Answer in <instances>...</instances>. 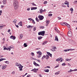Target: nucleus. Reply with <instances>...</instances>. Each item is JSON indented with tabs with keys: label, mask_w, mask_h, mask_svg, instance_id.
<instances>
[{
	"label": "nucleus",
	"mask_w": 77,
	"mask_h": 77,
	"mask_svg": "<svg viewBox=\"0 0 77 77\" xmlns=\"http://www.w3.org/2000/svg\"><path fill=\"white\" fill-rule=\"evenodd\" d=\"M13 6L15 9H18L19 7L18 3L17 1H14Z\"/></svg>",
	"instance_id": "nucleus-1"
},
{
	"label": "nucleus",
	"mask_w": 77,
	"mask_h": 77,
	"mask_svg": "<svg viewBox=\"0 0 77 77\" xmlns=\"http://www.w3.org/2000/svg\"><path fill=\"white\" fill-rule=\"evenodd\" d=\"M16 66H17L19 68L20 71H22L23 70V66L21 65V64L18 63H16L15 64Z\"/></svg>",
	"instance_id": "nucleus-2"
},
{
	"label": "nucleus",
	"mask_w": 77,
	"mask_h": 77,
	"mask_svg": "<svg viewBox=\"0 0 77 77\" xmlns=\"http://www.w3.org/2000/svg\"><path fill=\"white\" fill-rule=\"evenodd\" d=\"M45 33V31H41L38 33V35H42V36H44Z\"/></svg>",
	"instance_id": "nucleus-3"
},
{
	"label": "nucleus",
	"mask_w": 77,
	"mask_h": 77,
	"mask_svg": "<svg viewBox=\"0 0 77 77\" xmlns=\"http://www.w3.org/2000/svg\"><path fill=\"white\" fill-rule=\"evenodd\" d=\"M37 54H38L37 57L39 58L41 57V54H42V53L40 51H38L37 52Z\"/></svg>",
	"instance_id": "nucleus-4"
},
{
	"label": "nucleus",
	"mask_w": 77,
	"mask_h": 77,
	"mask_svg": "<svg viewBox=\"0 0 77 77\" xmlns=\"http://www.w3.org/2000/svg\"><path fill=\"white\" fill-rule=\"evenodd\" d=\"M68 36H69L70 37H71L72 36V32L71 31H69L68 32Z\"/></svg>",
	"instance_id": "nucleus-5"
},
{
	"label": "nucleus",
	"mask_w": 77,
	"mask_h": 77,
	"mask_svg": "<svg viewBox=\"0 0 77 77\" xmlns=\"http://www.w3.org/2000/svg\"><path fill=\"white\" fill-rule=\"evenodd\" d=\"M38 18H39L40 20H42L44 18V17H43V16H41V15L39 16L38 17Z\"/></svg>",
	"instance_id": "nucleus-6"
},
{
	"label": "nucleus",
	"mask_w": 77,
	"mask_h": 77,
	"mask_svg": "<svg viewBox=\"0 0 77 77\" xmlns=\"http://www.w3.org/2000/svg\"><path fill=\"white\" fill-rule=\"evenodd\" d=\"M38 70V69H36L35 68L34 69L31 70L32 71H33L34 72H36Z\"/></svg>",
	"instance_id": "nucleus-7"
},
{
	"label": "nucleus",
	"mask_w": 77,
	"mask_h": 77,
	"mask_svg": "<svg viewBox=\"0 0 77 77\" xmlns=\"http://www.w3.org/2000/svg\"><path fill=\"white\" fill-rule=\"evenodd\" d=\"M72 50H74V49H72V50L71 49H69L68 50V49L67 50L65 49V50L63 51H65V52H66L67 51H72Z\"/></svg>",
	"instance_id": "nucleus-8"
},
{
	"label": "nucleus",
	"mask_w": 77,
	"mask_h": 77,
	"mask_svg": "<svg viewBox=\"0 0 77 77\" xmlns=\"http://www.w3.org/2000/svg\"><path fill=\"white\" fill-rule=\"evenodd\" d=\"M10 38H11V39H13L14 40V39H15L16 37H15V36L11 35L10 36Z\"/></svg>",
	"instance_id": "nucleus-9"
},
{
	"label": "nucleus",
	"mask_w": 77,
	"mask_h": 77,
	"mask_svg": "<svg viewBox=\"0 0 77 77\" xmlns=\"http://www.w3.org/2000/svg\"><path fill=\"white\" fill-rule=\"evenodd\" d=\"M55 49H56V47H54L53 48H52L50 50H51V51H55Z\"/></svg>",
	"instance_id": "nucleus-10"
},
{
	"label": "nucleus",
	"mask_w": 77,
	"mask_h": 77,
	"mask_svg": "<svg viewBox=\"0 0 77 77\" xmlns=\"http://www.w3.org/2000/svg\"><path fill=\"white\" fill-rule=\"evenodd\" d=\"M32 27H34V26L29 25L27 26V28H28L29 29H32L33 28Z\"/></svg>",
	"instance_id": "nucleus-11"
},
{
	"label": "nucleus",
	"mask_w": 77,
	"mask_h": 77,
	"mask_svg": "<svg viewBox=\"0 0 77 77\" xmlns=\"http://www.w3.org/2000/svg\"><path fill=\"white\" fill-rule=\"evenodd\" d=\"M55 39L54 40V41H59V39L57 37V36H56L55 37Z\"/></svg>",
	"instance_id": "nucleus-12"
},
{
	"label": "nucleus",
	"mask_w": 77,
	"mask_h": 77,
	"mask_svg": "<svg viewBox=\"0 0 77 77\" xmlns=\"http://www.w3.org/2000/svg\"><path fill=\"white\" fill-rule=\"evenodd\" d=\"M48 42L47 41H45L42 44V45H45V44H47V43Z\"/></svg>",
	"instance_id": "nucleus-13"
},
{
	"label": "nucleus",
	"mask_w": 77,
	"mask_h": 77,
	"mask_svg": "<svg viewBox=\"0 0 77 77\" xmlns=\"http://www.w3.org/2000/svg\"><path fill=\"white\" fill-rule=\"evenodd\" d=\"M37 7H32L31 8V10H35V9H37Z\"/></svg>",
	"instance_id": "nucleus-14"
},
{
	"label": "nucleus",
	"mask_w": 77,
	"mask_h": 77,
	"mask_svg": "<svg viewBox=\"0 0 77 77\" xmlns=\"http://www.w3.org/2000/svg\"><path fill=\"white\" fill-rule=\"evenodd\" d=\"M13 23H14L15 24H16V23H17V19L14 20L13 21Z\"/></svg>",
	"instance_id": "nucleus-15"
},
{
	"label": "nucleus",
	"mask_w": 77,
	"mask_h": 77,
	"mask_svg": "<svg viewBox=\"0 0 77 77\" xmlns=\"http://www.w3.org/2000/svg\"><path fill=\"white\" fill-rule=\"evenodd\" d=\"M62 59V58H59L56 59V61H57V62H59V60H61Z\"/></svg>",
	"instance_id": "nucleus-16"
},
{
	"label": "nucleus",
	"mask_w": 77,
	"mask_h": 77,
	"mask_svg": "<svg viewBox=\"0 0 77 77\" xmlns=\"http://www.w3.org/2000/svg\"><path fill=\"white\" fill-rule=\"evenodd\" d=\"M7 66V65H4V66H3V67L2 68V69H6V67Z\"/></svg>",
	"instance_id": "nucleus-17"
},
{
	"label": "nucleus",
	"mask_w": 77,
	"mask_h": 77,
	"mask_svg": "<svg viewBox=\"0 0 77 77\" xmlns=\"http://www.w3.org/2000/svg\"><path fill=\"white\" fill-rule=\"evenodd\" d=\"M7 0H3L2 2L3 4H6V3Z\"/></svg>",
	"instance_id": "nucleus-18"
},
{
	"label": "nucleus",
	"mask_w": 77,
	"mask_h": 77,
	"mask_svg": "<svg viewBox=\"0 0 77 77\" xmlns=\"http://www.w3.org/2000/svg\"><path fill=\"white\" fill-rule=\"evenodd\" d=\"M38 40H40V39H41L42 38V37L40 36H38Z\"/></svg>",
	"instance_id": "nucleus-19"
},
{
	"label": "nucleus",
	"mask_w": 77,
	"mask_h": 77,
	"mask_svg": "<svg viewBox=\"0 0 77 77\" xmlns=\"http://www.w3.org/2000/svg\"><path fill=\"white\" fill-rule=\"evenodd\" d=\"M66 26H67V27H68V28H70V25L69 24L67 23H66Z\"/></svg>",
	"instance_id": "nucleus-20"
},
{
	"label": "nucleus",
	"mask_w": 77,
	"mask_h": 77,
	"mask_svg": "<svg viewBox=\"0 0 77 77\" xmlns=\"http://www.w3.org/2000/svg\"><path fill=\"white\" fill-rule=\"evenodd\" d=\"M44 71H45V72H49V69H45L44 70Z\"/></svg>",
	"instance_id": "nucleus-21"
},
{
	"label": "nucleus",
	"mask_w": 77,
	"mask_h": 77,
	"mask_svg": "<svg viewBox=\"0 0 77 77\" xmlns=\"http://www.w3.org/2000/svg\"><path fill=\"white\" fill-rule=\"evenodd\" d=\"M69 42H70V43H72V42H74V41H73V40H72L71 39L69 40Z\"/></svg>",
	"instance_id": "nucleus-22"
},
{
	"label": "nucleus",
	"mask_w": 77,
	"mask_h": 77,
	"mask_svg": "<svg viewBox=\"0 0 77 77\" xmlns=\"http://www.w3.org/2000/svg\"><path fill=\"white\" fill-rule=\"evenodd\" d=\"M20 38V39H22L23 38V34H21L20 35V36H19Z\"/></svg>",
	"instance_id": "nucleus-23"
},
{
	"label": "nucleus",
	"mask_w": 77,
	"mask_h": 77,
	"mask_svg": "<svg viewBox=\"0 0 77 77\" xmlns=\"http://www.w3.org/2000/svg\"><path fill=\"white\" fill-rule=\"evenodd\" d=\"M45 58L46 59H48V58H49V57L48 56V55H46V56H45Z\"/></svg>",
	"instance_id": "nucleus-24"
},
{
	"label": "nucleus",
	"mask_w": 77,
	"mask_h": 77,
	"mask_svg": "<svg viewBox=\"0 0 77 77\" xmlns=\"http://www.w3.org/2000/svg\"><path fill=\"white\" fill-rule=\"evenodd\" d=\"M60 73V71H59L57 72H56L55 73V75H58V74H59Z\"/></svg>",
	"instance_id": "nucleus-25"
},
{
	"label": "nucleus",
	"mask_w": 77,
	"mask_h": 77,
	"mask_svg": "<svg viewBox=\"0 0 77 77\" xmlns=\"http://www.w3.org/2000/svg\"><path fill=\"white\" fill-rule=\"evenodd\" d=\"M44 12V10H42V9H41L40 10V13H41V14H42V13L43 12Z\"/></svg>",
	"instance_id": "nucleus-26"
},
{
	"label": "nucleus",
	"mask_w": 77,
	"mask_h": 77,
	"mask_svg": "<svg viewBox=\"0 0 77 77\" xmlns=\"http://www.w3.org/2000/svg\"><path fill=\"white\" fill-rule=\"evenodd\" d=\"M18 24L19 25V26H22V25H23V24H22V22H20Z\"/></svg>",
	"instance_id": "nucleus-27"
},
{
	"label": "nucleus",
	"mask_w": 77,
	"mask_h": 77,
	"mask_svg": "<svg viewBox=\"0 0 77 77\" xmlns=\"http://www.w3.org/2000/svg\"><path fill=\"white\" fill-rule=\"evenodd\" d=\"M6 60V59L5 58H1L0 59V62H1V61H2V60Z\"/></svg>",
	"instance_id": "nucleus-28"
},
{
	"label": "nucleus",
	"mask_w": 77,
	"mask_h": 77,
	"mask_svg": "<svg viewBox=\"0 0 77 77\" xmlns=\"http://www.w3.org/2000/svg\"><path fill=\"white\" fill-rule=\"evenodd\" d=\"M72 71H74V70L71 69H70V70L68 71V72H72Z\"/></svg>",
	"instance_id": "nucleus-29"
},
{
	"label": "nucleus",
	"mask_w": 77,
	"mask_h": 77,
	"mask_svg": "<svg viewBox=\"0 0 77 77\" xmlns=\"http://www.w3.org/2000/svg\"><path fill=\"white\" fill-rule=\"evenodd\" d=\"M68 2L67 1H66L65 2H64V4H65V5H68V4H69V3H68Z\"/></svg>",
	"instance_id": "nucleus-30"
},
{
	"label": "nucleus",
	"mask_w": 77,
	"mask_h": 77,
	"mask_svg": "<svg viewBox=\"0 0 77 77\" xmlns=\"http://www.w3.org/2000/svg\"><path fill=\"white\" fill-rule=\"evenodd\" d=\"M24 46L25 47H27V44H26V43H25L24 44Z\"/></svg>",
	"instance_id": "nucleus-31"
},
{
	"label": "nucleus",
	"mask_w": 77,
	"mask_h": 77,
	"mask_svg": "<svg viewBox=\"0 0 77 77\" xmlns=\"http://www.w3.org/2000/svg\"><path fill=\"white\" fill-rule=\"evenodd\" d=\"M45 56L44 55L42 59V60H44V59H45Z\"/></svg>",
	"instance_id": "nucleus-32"
},
{
	"label": "nucleus",
	"mask_w": 77,
	"mask_h": 77,
	"mask_svg": "<svg viewBox=\"0 0 77 77\" xmlns=\"http://www.w3.org/2000/svg\"><path fill=\"white\" fill-rule=\"evenodd\" d=\"M35 20H36V21H37V22H39V19H38V17H36L35 18Z\"/></svg>",
	"instance_id": "nucleus-33"
},
{
	"label": "nucleus",
	"mask_w": 77,
	"mask_h": 77,
	"mask_svg": "<svg viewBox=\"0 0 77 77\" xmlns=\"http://www.w3.org/2000/svg\"><path fill=\"white\" fill-rule=\"evenodd\" d=\"M49 20H47L46 21V24H49Z\"/></svg>",
	"instance_id": "nucleus-34"
},
{
	"label": "nucleus",
	"mask_w": 77,
	"mask_h": 77,
	"mask_svg": "<svg viewBox=\"0 0 77 77\" xmlns=\"http://www.w3.org/2000/svg\"><path fill=\"white\" fill-rule=\"evenodd\" d=\"M66 23H65V22H64V23H63V26H66Z\"/></svg>",
	"instance_id": "nucleus-35"
},
{
	"label": "nucleus",
	"mask_w": 77,
	"mask_h": 77,
	"mask_svg": "<svg viewBox=\"0 0 77 77\" xmlns=\"http://www.w3.org/2000/svg\"><path fill=\"white\" fill-rule=\"evenodd\" d=\"M10 47L11 49H14V47L13 46H10Z\"/></svg>",
	"instance_id": "nucleus-36"
},
{
	"label": "nucleus",
	"mask_w": 77,
	"mask_h": 77,
	"mask_svg": "<svg viewBox=\"0 0 77 77\" xmlns=\"http://www.w3.org/2000/svg\"><path fill=\"white\" fill-rule=\"evenodd\" d=\"M47 1H45L44 2V4L45 5H46V4H47Z\"/></svg>",
	"instance_id": "nucleus-37"
},
{
	"label": "nucleus",
	"mask_w": 77,
	"mask_h": 77,
	"mask_svg": "<svg viewBox=\"0 0 77 77\" xmlns=\"http://www.w3.org/2000/svg\"><path fill=\"white\" fill-rule=\"evenodd\" d=\"M65 65H66V64L65 63H62V66H65Z\"/></svg>",
	"instance_id": "nucleus-38"
},
{
	"label": "nucleus",
	"mask_w": 77,
	"mask_h": 77,
	"mask_svg": "<svg viewBox=\"0 0 77 77\" xmlns=\"http://www.w3.org/2000/svg\"><path fill=\"white\" fill-rule=\"evenodd\" d=\"M33 27H34L33 31H35V30H36V27H35L34 26Z\"/></svg>",
	"instance_id": "nucleus-39"
},
{
	"label": "nucleus",
	"mask_w": 77,
	"mask_h": 77,
	"mask_svg": "<svg viewBox=\"0 0 77 77\" xmlns=\"http://www.w3.org/2000/svg\"><path fill=\"white\" fill-rule=\"evenodd\" d=\"M28 20H29V21H32V20H33L32 19V18H29L28 19Z\"/></svg>",
	"instance_id": "nucleus-40"
},
{
	"label": "nucleus",
	"mask_w": 77,
	"mask_h": 77,
	"mask_svg": "<svg viewBox=\"0 0 77 77\" xmlns=\"http://www.w3.org/2000/svg\"><path fill=\"white\" fill-rule=\"evenodd\" d=\"M31 55L32 56H35V55H34V53L32 52L31 53Z\"/></svg>",
	"instance_id": "nucleus-41"
},
{
	"label": "nucleus",
	"mask_w": 77,
	"mask_h": 77,
	"mask_svg": "<svg viewBox=\"0 0 77 77\" xmlns=\"http://www.w3.org/2000/svg\"><path fill=\"white\" fill-rule=\"evenodd\" d=\"M53 14H49L48 15V17H51V16H52Z\"/></svg>",
	"instance_id": "nucleus-42"
},
{
	"label": "nucleus",
	"mask_w": 77,
	"mask_h": 77,
	"mask_svg": "<svg viewBox=\"0 0 77 77\" xmlns=\"http://www.w3.org/2000/svg\"><path fill=\"white\" fill-rule=\"evenodd\" d=\"M32 5L33 6H36V4H35V3H34V2L32 3Z\"/></svg>",
	"instance_id": "nucleus-43"
},
{
	"label": "nucleus",
	"mask_w": 77,
	"mask_h": 77,
	"mask_svg": "<svg viewBox=\"0 0 77 77\" xmlns=\"http://www.w3.org/2000/svg\"><path fill=\"white\" fill-rule=\"evenodd\" d=\"M32 21L33 24H35V21H34V20L32 19Z\"/></svg>",
	"instance_id": "nucleus-44"
},
{
	"label": "nucleus",
	"mask_w": 77,
	"mask_h": 77,
	"mask_svg": "<svg viewBox=\"0 0 77 77\" xmlns=\"http://www.w3.org/2000/svg\"><path fill=\"white\" fill-rule=\"evenodd\" d=\"M33 63H34V65H35V66H36V65L37 64V63H35V61H34Z\"/></svg>",
	"instance_id": "nucleus-45"
},
{
	"label": "nucleus",
	"mask_w": 77,
	"mask_h": 77,
	"mask_svg": "<svg viewBox=\"0 0 77 77\" xmlns=\"http://www.w3.org/2000/svg\"><path fill=\"white\" fill-rule=\"evenodd\" d=\"M15 26L17 28H18L19 27V26H18V25H16V24H15Z\"/></svg>",
	"instance_id": "nucleus-46"
},
{
	"label": "nucleus",
	"mask_w": 77,
	"mask_h": 77,
	"mask_svg": "<svg viewBox=\"0 0 77 77\" xmlns=\"http://www.w3.org/2000/svg\"><path fill=\"white\" fill-rule=\"evenodd\" d=\"M70 11H73V8H71L70 9Z\"/></svg>",
	"instance_id": "nucleus-47"
},
{
	"label": "nucleus",
	"mask_w": 77,
	"mask_h": 77,
	"mask_svg": "<svg viewBox=\"0 0 77 77\" xmlns=\"http://www.w3.org/2000/svg\"><path fill=\"white\" fill-rule=\"evenodd\" d=\"M15 72L14 71L12 72L11 74H15Z\"/></svg>",
	"instance_id": "nucleus-48"
},
{
	"label": "nucleus",
	"mask_w": 77,
	"mask_h": 77,
	"mask_svg": "<svg viewBox=\"0 0 77 77\" xmlns=\"http://www.w3.org/2000/svg\"><path fill=\"white\" fill-rule=\"evenodd\" d=\"M5 63H9V61H5Z\"/></svg>",
	"instance_id": "nucleus-49"
},
{
	"label": "nucleus",
	"mask_w": 77,
	"mask_h": 77,
	"mask_svg": "<svg viewBox=\"0 0 77 77\" xmlns=\"http://www.w3.org/2000/svg\"><path fill=\"white\" fill-rule=\"evenodd\" d=\"M30 59H31V60H34V58H33V57H30Z\"/></svg>",
	"instance_id": "nucleus-50"
},
{
	"label": "nucleus",
	"mask_w": 77,
	"mask_h": 77,
	"mask_svg": "<svg viewBox=\"0 0 77 77\" xmlns=\"http://www.w3.org/2000/svg\"><path fill=\"white\" fill-rule=\"evenodd\" d=\"M40 29H41H41H44L45 27L44 26H42L41 27H40Z\"/></svg>",
	"instance_id": "nucleus-51"
},
{
	"label": "nucleus",
	"mask_w": 77,
	"mask_h": 77,
	"mask_svg": "<svg viewBox=\"0 0 77 77\" xmlns=\"http://www.w3.org/2000/svg\"><path fill=\"white\" fill-rule=\"evenodd\" d=\"M1 8H4V6H3V5H2L1 6Z\"/></svg>",
	"instance_id": "nucleus-52"
},
{
	"label": "nucleus",
	"mask_w": 77,
	"mask_h": 77,
	"mask_svg": "<svg viewBox=\"0 0 77 77\" xmlns=\"http://www.w3.org/2000/svg\"><path fill=\"white\" fill-rule=\"evenodd\" d=\"M49 56H50V57H51L52 56V54H50L49 55Z\"/></svg>",
	"instance_id": "nucleus-53"
},
{
	"label": "nucleus",
	"mask_w": 77,
	"mask_h": 77,
	"mask_svg": "<svg viewBox=\"0 0 77 77\" xmlns=\"http://www.w3.org/2000/svg\"><path fill=\"white\" fill-rule=\"evenodd\" d=\"M63 61V59H61V60L60 61V62H62V61Z\"/></svg>",
	"instance_id": "nucleus-54"
},
{
	"label": "nucleus",
	"mask_w": 77,
	"mask_h": 77,
	"mask_svg": "<svg viewBox=\"0 0 77 77\" xmlns=\"http://www.w3.org/2000/svg\"><path fill=\"white\" fill-rule=\"evenodd\" d=\"M8 49L9 51H11V48H10V47H9V48H8Z\"/></svg>",
	"instance_id": "nucleus-55"
},
{
	"label": "nucleus",
	"mask_w": 77,
	"mask_h": 77,
	"mask_svg": "<svg viewBox=\"0 0 77 77\" xmlns=\"http://www.w3.org/2000/svg\"><path fill=\"white\" fill-rule=\"evenodd\" d=\"M11 32V29H9L8 31V32Z\"/></svg>",
	"instance_id": "nucleus-56"
},
{
	"label": "nucleus",
	"mask_w": 77,
	"mask_h": 77,
	"mask_svg": "<svg viewBox=\"0 0 77 77\" xmlns=\"http://www.w3.org/2000/svg\"><path fill=\"white\" fill-rule=\"evenodd\" d=\"M66 61H69V59L68 58L66 59Z\"/></svg>",
	"instance_id": "nucleus-57"
},
{
	"label": "nucleus",
	"mask_w": 77,
	"mask_h": 77,
	"mask_svg": "<svg viewBox=\"0 0 77 77\" xmlns=\"http://www.w3.org/2000/svg\"><path fill=\"white\" fill-rule=\"evenodd\" d=\"M2 28H3V26H0V29H2Z\"/></svg>",
	"instance_id": "nucleus-58"
},
{
	"label": "nucleus",
	"mask_w": 77,
	"mask_h": 77,
	"mask_svg": "<svg viewBox=\"0 0 77 77\" xmlns=\"http://www.w3.org/2000/svg\"><path fill=\"white\" fill-rule=\"evenodd\" d=\"M36 65H37V66H40V65H39L37 63L36 64Z\"/></svg>",
	"instance_id": "nucleus-59"
},
{
	"label": "nucleus",
	"mask_w": 77,
	"mask_h": 77,
	"mask_svg": "<svg viewBox=\"0 0 77 77\" xmlns=\"http://www.w3.org/2000/svg\"><path fill=\"white\" fill-rule=\"evenodd\" d=\"M30 8H28V9H27V11H30Z\"/></svg>",
	"instance_id": "nucleus-60"
},
{
	"label": "nucleus",
	"mask_w": 77,
	"mask_h": 77,
	"mask_svg": "<svg viewBox=\"0 0 77 77\" xmlns=\"http://www.w3.org/2000/svg\"><path fill=\"white\" fill-rule=\"evenodd\" d=\"M30 77V75H28L27 76V77Z\"/></svg>",
	"instance_id": "nucleus-61"
},
{
	"label": "nucleus",
	"mask_w": 77,
	"mask_h": 77,
	"mask_svg": "<svg viewBox=\"0 0 77 77\" xmlns=\"http://www.w3.org/2000/svg\"><path fill=\"white\" fill-rule=\"evenodd\" d=\"M73 70V71H77V69H75Z\"/></svg>",
	"instance_id": "nucleus-62"
},
{
	"label": "nucleus",
	"mask_w": 77,
	"mask_h": 77,
	"mask_svg": "<svg viewBox=\"0 0 77 77\" xmlns=\"http://www.w3.org/2000/svg\"><path fill=\"white\" fill-rule=\"evenodd\" d=\"M6 47H5L4 48V50H6Z\"/></svg>",
	"instance_id": "nucleus-63"
},
{
	"label": "nucleus",
	"mask_w": 77,
	"mask_h": 77,
	"mask_svg": "<svg viewBox=\"0 0 77 77\" xmlns=\"http://www.w3.org/2000/svg\"><path fill=\"white\" fill-rule=\"evenodd\" d=\"M47 54H48V55H50V52H48L47 53Z\"/></svg>",
	"instance_id": "nucleus-64"
}]
</instances>
